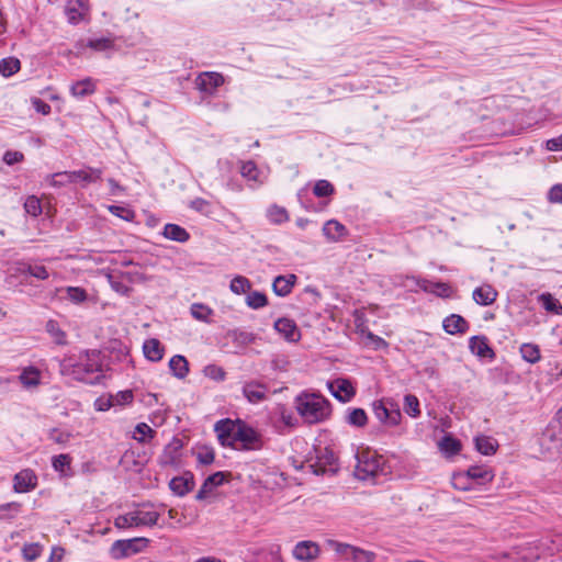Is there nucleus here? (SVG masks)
Returning <instances> with one entry per match:
<instances>
[{
	"instance_id": "6ab92c4d",
	"label": "nucleus",
	"mask_w": 562,
	"mask_h": 562,
	"mask_svg": "<svg viewBox=\"0 0 562 562\" xmlns=\"http://www.w3.org/2000/svg\"><path fill=\"white\" fill-rule=\"evenodd\" d=\"M323 234L329 241L337 243L347 236L348 229L340 222L329 220L323 226Z\"/></svg>"
},
{
	"instance_id": "09e8293b",
	"label": "nucleus",
	"mask_w": 562,
	"mask_h": 562,
	"mask_svg": "<svg viewBox=\"0 0 562 562\" xmlns=\"http://www.w3.org/2000/svg\"><path fill=\"white\" fill-rule=\"evenodd\" d=\"M66 292H67V297L72 303L78 304V303H82L83 301L87 300V292L82 288H79V286H68V288H66Z\"/></svg>"
},
{
	"instance_id": "f704fd0d",
	"label": "nucleus",
	"mask_w": 562,
	"mask_h": 562,
	"mask_svg": "<svg viewBox=\"0 0 562 562\" xmlns=\"http://www.w3.org/2000/svg\"><path fill=\"white\" fill-rule=\"evenodd\" d=\"M346 420L351 426L364 427L367 425L368 417H367L364 409L353 408L347 415Z\"/></svg>"
},
{
	"instance_id": "f257e3e1",
	"label": "nucleus",
	"mask_w": 562,
	"mask_h": 562,
	"mask_svg": "<svg viewBox=\"0 0 562 562\" xmlns=\"http://www.w3.org/2000/svg\"><path fill=\"white\" fill-rule=\"evenodd\" d=\"M297 412L308 424L326 419L330 414L329 402L316 394H304L297 397Z\"/></svg>"
},
{
	"instance_id": "4c0bfd02",
	"label": "nucleus",
	"mask_w": 562,
	"mask_h": 562,
	"mask_svg": "<svg viewBox=\"0 0 562 562\" xmlns=\"http://www.w3.org/2000/svg\"><path fill=\"white\" fill-rule=\"evenodd\" d=\"M46 330L47 333L54 338V341L57 345H65L66 344V334L61 328L59 327L58 323L56 321H48L46 323Z\"/></svg>"
},
{
	"instance_id": "864d4df0",
	"label": "nucleus",
	"mask_w": 562,
	"mask_h": 562,
	"mask_svg": "<svg viewBox=\"0 0 562 562\" xmlns=\"http://www.w3.org/2000/svg\"><path fill=\"white\" fill-rule=\"evenodd\" d=\"M191 314L198 321H206L212 314V310L203 304L194 303L191 306Z\"/></svg>"
},
{
	"instance_id": "5fc2aeb1",
	"label": "nucleus",
	"mask_w": 562,
	"mask_h": 562,
	"mask_svg": "<svg viewBox=\"0 0 562 562\" xmlns=\"http://www.w3.org/2000/svg\"><path fill=\"white\" fill-rule=\"evenodd\" d=\"M329 544L338 554L345 557L346 559L352 558L353 550L356 547L347 543H341L338 541H330Z\"/></svg>"
},
{
	"instance_id": "cd10ccee",
	"label": "nucleus",
	"mask_w": 562,
	"mask_h": 562,
	"mask_svg": "<svg viewBox=\"0 0 562 562\" xmlns=\"http://www.w3.org/2000/svg\"><path fill=\"white\" fill-rule=\"evenodd\" d=\"M171 373L178 379H184L189 373V362L181 355L173 356L169 361Z\"/></svg>"
},
{
	"instance_id": "49530a36",
	"label": "nucleus",
	"mask_w": 562,
	"mask_h": 562,
	"mask_svg": "<svg viewBox=\"0 0 562 562\" xmlns=\"http://www.w3.org/2000/svg\"><path fill=\"white\" fill-rule=\"evenodd\" d=\"M71 458L69 454H58L53 457L52 464L55 471L66 473L70 469Z\"/></svg>"
},
{
	"instance_id": "13d9d810",
	"label": "nucleus",
	"mask_w": 562,
	"mask_h": 562,
	"mask_svg": "<svg viewBox=\"0 0 562 562\" xmlns=\"http://www.w3.org/2000/svg\"><path fill=\"white\" fill-rule=\"evenodd\" d=\"M70 176V171H64V172H56L52 176V184L55 187H63L66 184L75 183L74 178L68 179Z\"/></svg>"
},
{
	"instance_id": "c85d7f7f",
	"label": "nucleus",
	"mask_w": 562,
	"mask_h": 562,
	"mask_svg": "<svg viewBox=\"0 0 562 562\" xmlns=\"http://www.w3.org/2000/svg\"><path fill=\"white\" fill-rule=\"evenodd\" d=\"M227 336L232 339L234 344L243 347L252 344L257 339L256 334L251 331L241 330L239 328L229 330Z\"/></svg>"
},
{
	"instance_id": "c9c22d12",
	"label": "nucleus",
	"mask_w": 562,
	"mask_h": 562,
	"mask_svg": "<svg viewBox=\"0 0 562 562\" xmlns=\"http://www.w3.org/2000/svg\"><path fill=\"white\" fill-rule=\"evenodd\" d=\"M21 63L18 58L8 57L0 60V74L4 77L12 76L20 70Z\"/></svg>"
},
{
	"instance_id": "bf43d9fd",
	"label": "nucleus",
	"mask_w": 562,
	"mask_h": 562,
	"mask_svg": "<svg viewBox=\"0 0 562 562\" xmlns=\"http://www.w3.org/2000/svg\"><path fill=\"white\" fill-rule=\"evenodd\" d=\"M469 479L467 474H456L452 479V485L454 488L460 491H470L472 487L469 484Z\"/></svg>"
},
{
	"instance_id": "9d476101",
	"label": "nucleus",
	"mask_w": 562,
	"mask_h": 562,
	"mask_svg": "<svg viewBox=\"0 0 562 562\" xmlns=\"http://www.w3.org/2000/svg\"><path fill=\"white\" fill-rule=\"evenodd\" d=\"M13 488L16 493H26L36 487L37 476L31 469H24L14 475Z\"/></svg>"
},
{
	"instance_id": "72a5a7b5",
	"label": "nucleus",
	"mask_w": 562,
	"mask_h": 562,
	"mask_svg": "<svg viewBox=\"0 0 562 562\" xmlns=\"http://www.w3.org/2000/svg\"><path fill=\"white\" fill-rule=\"evenodd\" d=\"M439 446L440 449L449 456H454L461 450V442L451 436H445L440 440Z\"/></svg>"
},
{
	"instance_id": "393cba45",
	"label": "nucleus",
	"mask_w": 562,
	"mask_h": 562,
	"mask_svg": "<svg viewBox=\"0 0 562 562\" xmlns=\"http://www.w3.org/2000/svg\"><path fill=\"white\" fill-rule=\"evenodd\" d=\"M143 352L146 359L153 362L160 361L164 357L165 348L156 338L145 340Z\"/></svg>"
},
{
	"instance_id": "412c9836",
	"label": "nucleus",
	"mask_w": 562,
	"mask_h": 562,
	"mask_svg": "<svg viewBox=\"0 0 562 562\" xmlns=\"http://www.w3.org/2000/svg\"><path fill=\"white\" fill-rule=\"evenodd\" d=\"M102 169L87 167L86 169L70 171V178H74L75 183L78 181L83 182V186L94 183L102 178ZM69 178V176H67Z\"/></svg>"
},
{
	"instance_id": "4be33fe9",
	"label": "nucleus",
	"mask_w": 562,
	"mask_h": 562,
	"mask_svg": "<svg viewBox=\"0 0 562 562\" xmlns=\"http://www.w3.org/2000/svg\"><path fill=\"white\" fill-rule=\"evenodd\" d=\"M469 348L472 353L481 358H494L495 356L485 336H472L469 340Z\"/></svg>"
},
{
	"instance_id": "3c124183",
	"label": "nucleus",
	"mask_w": 562,
	"mask_h": 562,
	"mask_svg": "<svg viewBox=\"0 0 562 562\" xmlns=\"http://www.w3.org/2000/svg\"><path fill=\"white\" fill-rule=\"evenodd\" d=\"M196 458L200 463L207 465L213 463L215 453L212 448L203 446L199 448L196 452Z\"/></svg>"
},
{
	"instance_id": "4468645a",
	"label": "nucleus",
	"mask_w": 562,
	"mask_h": 562,
	"mask_svg": "<svg viewBox=\"0 0 562 562\" xmlns=\"http://www.w3.org/2000/svg\"><path fill=\"white\" fill-rule=\"evenodd\" d=\"M328 386L333 396L342 403L350 401L356 393L351 382L346 379H337L329 383Z\"/></svg>"
},
{
	"instance_id": "6e6d98bb",
	"label": "nucleus",
	"mask_w": 562,
	"mask_h": 562,
	"mask_svg": "<svg viewBox=\"0 0 562 562\" xmlns=\"http://www.w3.org/2000/svg\"><path fill=\"white\" fill-rule=\"evenodd\" d=\"M375 557L374 552L356 547L351 560L355 562H373Z\"/></svg>"
},
{
	"instance_id": "20e7f679",
	"label": "nucleus",
	"mask_w": 562,
	"mask_h": 562,
	"mask_svg": "<svg viewBox=\"0 0 562 562\" xmlns=\"http://www.w3.org/2000/svg\"><path fill=\"white\" fill-rule=\"evenodd\" d=\"M147 543L148 540L146 538L116 540L111 546L110 553L115 560L124 559L142 551Z\"/></svg>"
},
{
	"instance_id": "b1692460",
	"label": "nucleus",
	"mask_w": 562,
	"mask_h": 562,
	"mask_svg": "<svg viewBox=\"0 0 562 562\" xmlns=\"http://www.w3.org/2000/svg\"><path fill=\"white\" fill-rule=\"evenodd\" d=\"M473 300L480 305H491L497 297V292L490 284H483L473 291Z\"/></svg>"
},
{
	"instance_id": "338daca9",
	"label": "nucleus",
	"mask_w": 562,
	"mask_h": 562,
	"mask_svg": "<svg viewBox=\"0 0 562 562\" xmlns=\"http://www.w3.org/2000/svg\"><path fill=\"white\" fill-rule=\"evenodd\" d=\"M23 555L27 561H34L40 555V550L36 544L25 546L23 548Z\"/></svg>"
},
{
	"instance_id": "37998d69",
	"label": "nucleus",
	"mask_w": 562,
	"mask_h": 562,
	"mask_svg": "<svg viewBox=\"0 0 562 562\" xmlns=\"http://www.w3.org/2000/svg\"><path fill=\"white\" fill-rule=\"evenodd\" d=\"M404 412L412 417H417L420 415L419 401L415 395H413V394L405 395Z\"/></svg>"
},
{
	"instance_id": "a19ab883",
	"label": "nucleus",
	"mask_w": 562,
	"mask_h": 562,
	"mask_svg": "<svg viewBox=\"0 0 562 562\" xmlns=\"http://www.w3.org/2000/svg\"><path fill=\"white\" fill-rule=\"evenodd\" d=\"M520 353L521 357L530 363H536L540 359V350L538 346L532 344H524L520 347Z\"/></svg>"
},
{
	"instance_id": "bb28decb",
	"label": "nucleus",
	"mask_w": 562,
	"mask_h": 562,
	"mask_svg": "<svg viewBox=\"0 0 562 562\" xmlns=\"http://www.w3.org/2000/svg\"><path fill=\"white\" fill-rule=\"evenodd\" d=\"M162 235L170 240L178 243H186L190 238V234L181 226L177 224H166L164 227Z\"/></svg>"
},
{
	"instance_id": "680f3d73",
	"label": "nucleus",
	"mask_w": 562,
	"mask_h": 562,
	"mask_svg": "<svg viewBox=\"0 0 562 562\" xmlns=\"http://www.w3.org/2000/svg\"><path fill=\"white\" fill-rule=\"evenodd\" d=\"M113 45L112 41L105 37L90 40L88 46L94 50H105Z\"/></svg>"
},
{
	"instance_id": "a878e982",
	"label": "nucleus",
	"mask_w": 562,
	"mask_h": 562,
	"mask_svg": "<svg viewBox=\"0 0 562 562\" xmlns=\"http://www.w3.org/2000/svg\"><path fill=\"white\" fill-rule=\"evenodd\" d=\"M467 476L469 480L476 481L477 483H486L491 482L494 477L493 472L486 467L472 465L467 472Z\"/></svg>"
},
{
	"instance_id": "de8ad7c7",
	"label": "nucleus",
	"mask_w": 562,
	"mask_h": 562,
	"mask_svg": "<svg viewBox=\"0 0 562 562\" xmlns=\"http://www.w3.org/2000/svg\"><path fill=\"white\" fill-rule=\"evenodd\" d=\"M24 210L32 216H38L42 213L40 199L35 195H30L24 203Z\"/></svg>"
},
{
	"instance_id": "dca6fc26",
	"label": "nucleus",
	"mask_w": 562,
	"mask_h": 562,
	"mask_svg": "<svg viewBox=\"0 0 562 562\" xmlns=\"http://www.w3.org/2000/svg\"><path fill=\"white\" fill-rule=\"evenodd\" d=\"M223 82L224 78L218 72H204L199 75L195 80L196 88L205 93H212Z\"/></svg>"
},
{
	"instance_id": "a18cd8bd",
	"label": "nucleus",
	"mask_w": 562,
	"mask_h": 562,
	"mask_svg": "<svg viewBox=\"0 0 562 562\" xmlns=\"http://www.w3.org/2000/svg\"><path fill=\"white\" fill-rule=\"evenodd\" d=\"M135 434H138L139 437L134 436V438L140 443H145L147 439L154 438L156 431L147 424L139 423L135 427Z\"/></svg>"
},
{
	"instance_id": "e433bc0d",
	"label": "nucleus",
	"mask_w": 562,
	"mask_h": 562,
	"mask_svg": "<svg viewBox=\"0 0 562 562\" xmlns=\"http://www.w3.org/2000/svg\"><path fill=\"white\" fill-rule=\"evenodd\" d=\"M22 274H30L38 280H46L48 278V271L42 265H23L20 269Z\"/></svg>"
},
{
	"instance_id": "69168bd1",
	"label": "nucleus",
	"mask_w": 562,
	"mask_h": 562,
	"mask_svg": "<svg viewBox=\"0 0 562 562\" xmlns=\"http://www.w3.org/2000/svg\"><path fill=\"white\" fill-rule=\"evenodd\" d=\"M114 525H115V527H117L120 529L133 528L132 518L130 516V513H126L124 515H120L119 517H116Z\"/></svg>"
},
{
	"instance_id": "f3484780",
	"label": "nucleus",
	"mask_w": 562,
	"mask_h": 562,
	"mask_svg": "<svg viewBox=\"0 0 562 562\" xmlns=\"http://www.w3.org/2000/svg\"><path fill=\"white\" fill-rule=\"evenodd\" d=\"M229 475H231V473L222 472V471H218V472H215V473L209 475L205 479L202 486L200 487V490L198 491V493L195 495V499L196 501L205 499L207 494L212 491V488L222 485L225 482L226 476H229Z\"/></svg>"
},
{
	"instance_id": "423d86ee",
	"label": "nucleus",
	"mask_w": 562,
	"mask_h": 562,
	"mask_svg": "<svg viewBox=\"0 0 562 562\" xmlns=\"http://www.w3.org/2000/svg\"><path fill=\"white\" fill-rule=\"evenodd\" d=\"M375 417L387 426H397L401 423L402 414L397 405L390 403V407L382 401H375L372 404Z\"/></svg>"
},
{
	"instance_id": "7ed1b4c3",
	"label": "nucleus",
	"mask_w": 562,
	"mask_h": 562,
	"mask_svg": "<svg viewBox=\"0 0 562 562\" xmlns=\"http://www.w3.org/2000/svg\"><path fill=\"white\" fill-rule=\"evenodd\" d=\"M315 458L307 460V467L316 475L330 474L338 472L337 457L334 451L328 448L316 449Z\"/></svg>"
},
{
	"instance_id": "7c9ffc66",
	"label": "nucleus",
	"mask_w": 562,
	"mask_h": 562,
	"mask_svg": "<svg viewBox=\"0 0 562 562\" xmlns=\"http://www.w3.org/2000/svg\"><path fill=\"white\" fill-rule=\"evenodd\" d=\"M20 382L23 386L30 389L35 387L40 384L41 373L34 367L25 368L22 373L19 375Z\"/></svg>"
},
{
	"instance_id": "f03ea898",
	"label": "nucleus",
	"mask_w": 562,
	"mask_h": 562,
	"mask_svg": "<svg viewBox=\"0 0 562 562\" xmlns=\"http://www.w3.org/2000/svg\"><path fill=\"white\" fill-rule=\"evenodd\" d=\"M71 374L78 381L87 384H97L102 379V364L99 352L95 350L87 352L85 358L72 366Z\"/></svg>"
},
{
	"instance_id": "39448f33",
	"label": "nucleus",
	"mask_w": 562,
	"mask_h": 562,
	"mask_svg": "<svg viewBox=\"0 0 562 562\" xmlns=\"http://www.w3.org/2000/svg\"><path fill=\"white\" fill-rule=\"evenodd\" d=\"M357 460L358 462L355 469V474L359 480H366L378 474L380 461L375 453H371L369 451L362 452L357 454Z\"/></svg>"
},
{
	"instance_id": "ddd939ff",
	"label": "nucleus",
	"mask_w": 562,
	"mask_h": 562,
	"mask_svg": "<svg viewBox=\"0 0 562 562\" xmlns=\"http://www.w3.org/2000/svg\"><path fill=\"white\" fill-rule=\"evenodd\" d=\"M319 554V547L313 541H300L293 549V557L302 562H311Z\"/></svg>"
},
{
	"instance_id": "c03bdc74",
	"label": "nucleus",
	"mask_w": 562,
	"mask_h": 562,
	"mask_svg": "<svg viewBox=\"0 0 562 562\" xmlns=\"http://www.w3.org/2000/svg\"><path fill=\"white\" fill-rule=\"evenodd\" d=\"M313 193L317 198H326L335 193V188L329 181L322 179L314 184Z\"/></svg>"
},
{
	"instance_id": "2f4dec72",
	"label": "nucleus",
	"mask_w": 562,
	"mask_h": 562,
	"mask_svg": "<svg viewBox=\"0 0 562 562\" xmlns=\"http://www.w3.org/2000/svg\"><path fill=\"white\" fill-rule=\"evenodd\" d=\"M475 447L479 452L484 456H491L495 453L498 447L497 441L488 436H479L475 438Z\"/></svg>"
},
{
	"instance_id": "473e14b6",
	"label": "nucleus",
	"mask_w": 562,
	"mask_h": 562,
	"mask_svg": "<svg viewBox=\"0 0 562 562\" xmlns=\"http://www.w3.org/2000/svg\"><path fill=\"white\" fill-rule=\"evenodd\" d=\"M22 505L18 502H11L0 505V520H12L21 512Z\"/></svg>"
},
{
	"instance_id": "e2e57ef3",
	"label": "nucleus",
	"mask_w": 562,
	"mask_h": 562,
	"mask_svg": "<svg viewBox=\"0 0 562 562\" xmlns=\"http://www.w3.org/2000/svg\"><path fill=\"white\" fill-rule=\"evenodd\" d=\"M23 159L24 155L21 151L8 150L3 155V161L9 166L21 162Z\"/></svg>"
},
{
	"instance_id": "8fccbe9b",
	"label": "nucleus",
	"mask_w": 562,
	"mask_h": 562,
	"mask_svg": "<svg viewBox=\"0 0 562 562\" xmlns=\"http://www.w3.org/2000/svg\"><path fill=\"white\" fill-rule=\"evenodd\" d=\"M240 173L243 177L256 181L259 175V170L254 161H245L241 164Z\"/></svg>"
},
{
	"instance_id": "052dcab7",
	"label": "nucleus",
	"mask_w": 562,
	"mask_h": 562,
	"mask_svg": "<svg viewBox=\"0 0 562 562\" xmlns=\"http://www.w3.org/2000/svg\"><path fill=\"white\" fill-rule=\"evenodd\" d=\"M111 400L113 401L114 405H125L133 401V393L130 390L121 391L115 395H111Z\"/></svg>"
},
{
	"instance_id": "a211bd4d",
	"label": "nucleus",
	"mask_w": 562,
	"mask_h": 562,
	"mask_svg": "<svg viewBox=\"0 0 562 562\" xmlns=\"http://www.w3.org/2000/svg\"><path fill=\"white\" fill-rule=\"evenodd\" d=\"M267 386L258 381H250L243 386V394L251 404H257L267 398Z\"/></svg>"
},
{
	"instance_id": "774afa93",
	"label": "nucleus",
	"mask_w": 562,
	"mask_h": 562,
	"mask_svg": "<svg viewBox=\"0 0 562 562\" xmlns=\"http://www.w3.org/2000/svg\"><path fill=\"white\" fill-rule=\"evenodd\" d=\"M33 105L38 113H42L44 115H47L50 113V110H52L50 105L38 98H35L33 100Z\"/></svg>"
},
{
	"instance_id": "79ce46f5",
	"label": "nucleus",
	"mask_w": 562,
	"mask_h": 562,
	"mask_svg": "<svg viewBox=\"0 0 562 562\" xmlns=\"http://www.w3.org/2000/svg\"><path fill=\"white\" fill-rule=\"evenodd\" d=\"M251 288L250 281L243 276H237L231 281L229 289L235 294H243Z\"/></svg>"
},
{
	"instance_id": "0e129e2a",
	"label": "nucleus",
	"mask_w": 562,
	"mask_h": 562,
	"mask_svg": "<svg viewBox=\"0 0 562 562\" xmlns=\"http://www.w3.org/2000/svg\"><path fill=\"white\" fill-rule=\"evenodd\" d=\"M548 199L552 203H562V184L553 186L549 191Z\"/></svg>"
},
{
	"instance_id": "f8f14e48",
	"label": "nucleus",
	"mask_w": 562,
	"mask_h": 562,
	"mask_svg": "<svg viewBox=\"0 0 562 562\" xmlns=\"http://www.w3.org/2000/svg\"><path fill=\"white\" fill-rule=\"evenodd\" d=\"M274 329L282 335L288 341L290 342H296L301 338V331L299 327L296 326L295 322L282 317L274 322Z\"/></svg>"
},
{
	"instance_id": "aec40b11",
	"label": "nucleus",
	"mask_w": 562,
	"mask_h": 562,
	"mask_svg": "<svg viewBox=\"0 0 562 562\" xmlns=\"http://www.w3.org/2000/svg\"><path fill=\"white\" fill-rule=\"evenodd\" d=\"M442 327L449 335L464 334L469 329V323L461 315L451 314L443 319Z\"/></svg>"
},
{
	"instance_id": "0eeeda50",
	"label": "nucleus",
	"mask_w": 562,
	"mask_h": 562,
	"mask_svg": "<svg viewBox=\"0 0 562 562\" xmlns=\"http://www.w3.org/2000/svg\"><path fill=\"white\" fill-rule=\"evenodd\" d=\"M240 422L241 420L239 419L233 422L227 418L218 420L215 424L214 430L217 434V439L222 446H234L236 442L237 428H239Z\"/></svg>"
},
{
	"instance_id": "2eb2a0df",
	"label": "nucleus",
	"mask_w": 562,
	"mask_h": 562,
	"mask_svg": "<svg viewBox=\"0 0 562 562\" xmlns=\"http://www.w3.org/2000/svg\"><path fill=\"white\" fill-rule=\"evenodd\" d=\"M132 518L133 527H153L158 524L159 513L155 510H145L138 508L133 512H128Z\"/></svg>"
},
{
	"instance_id": "6e6552de",
	"label": "nucleus",
	"mask_w": 562,
	"mask_h": 562,
	"mask_svg": "<svg viewBox=\"0 0 562 562\" xmlns=\"http://www.w3.org/2000/svg\"><path fill=\"white\" fill-rule=\"evenodd\" d=\"M182 448V440L173 437L171 441L164 448L162 453L159 456L158 463L164 468L179 467Z\"/></svg>"
},
{
	"instance_id": "ea45409f",
	"label": "nucleus",
	"mask_w": 562,
	"mask_h": 562,
	"mask_svg": "<svg viewBox=\"0 0 562 562\" xmlns=\"http://www.w3.org/2000/svg\"><path fill=\"white\" fill-rule=\"evenodd\" d=\"M246 303L254 310L261 308L268 304V299L265 293L259 291L250 292L246 297Z\"/></svg>"
},
{
	"instance_id": "603ef678",
	"label": "nucleus",
	"mask_w": 562,
	"mask_h": 562,
	"mask_svg": "<svg viewBox=\"0 0 562 562\" xmlns=\"http://www.w3.org/2000/svg\"><path fill=\"white\" fill-rule=\"evenodd\" d=\"M205 376L215 380V381H223L225 379V371L222 367H218L216 364H209L203 370Z\"/></svg>"
},
{
	"instance_id": "9b49d317",
	"label": "nucleus",
	"mask_w": 562,
	"mask_h": 562,
	"mask_svg": "<svg viewBox=\"0 0 562 562\" xmlns=\"http://www.w3.org/2000/svg\"><path fill=\"white\" fill-rule=\"evenodd\" d=\"M194 485V475L189 471L184 472L183 475L175 476L169 482V488L172 491V493L181 497L191 492Z\"/></svg>"
},
{
	"instance_id": "5701e85b",
	"label": "nucleus",
	"mask_w": 562,
	"mask_h": 562,
	"mask_svg": "<svg viewBox=\"0 0 562 562\" xmlns=\"http://www.w3.org/2000/svg\"><path fill=\"white\" fill-rule=\"evenodd\" d=\"M297 278L295 274L278 276L272 283V290L278 296H286L291 293Z\"/></svg>"
},
{
	"instance_id": "4d7b16f0",
	"label": "nucleus",
	"mask_w": 562,
	"mask_h": 562,
	"mask_svg": "<svg viewBox=\"0 0 562 562\" xmlns=\"http://www.w3.org/2000/svg\"><path fill=\"white\" fill-rule=\"evenodd\" d=\"M269 217H270V221L276 224H281V223L288 221V218H289L288 212L285 211V209L276 206V205L269 210Z\"/></svg>"
},
{
	"instance_id": "1a4fd4ad",
	"label": "nucleus",
	"mask_w": 562,
	"mask_h": 562,
	"mask_svg": "<svg viewBox=\"0 0 562 562\" xmlns=\"http://www.w3.org/2000/svg\"><path fill=\"white\" fill-rule=\"evenodd\" d=\"M236 434V442H240L243 449L257 450L261 448L262 441L260 435L244 422H240Z\"/></svg>"
},
{
	"instance_id": "c756f323",
	"label": "nucleus",
	"mask_w": 562,
	"mask_h": 562,
	"mask_svg": "<svg viewBox=\"0 0 562 562\" xmlns=\"http://www.w3.org/2000/svg\"><path fill=\"white\" fill-rule=\"evenodd\" d=\"M71 94L77 98H83L95 91V86L90 78H86L74 83L70 88Z\"/></svg>"
},
{
	"instance_id": "58836bf2",
	"label": "nucleus",
	"mask_w": 562,
	"mask_h": 562,
	"mask_svg": "<svg viewBox=\"0 0 562 562\" xmlns=\"http://www.w3.org/2000/svg\"><path fill=\"white\" fill-rule=\"evenodd\" d=\"M540 302L542 303V306L544 307L546 311L558 315L562 314V305L550 293L541 294Z\"/></svg>"
}]
</instances>
